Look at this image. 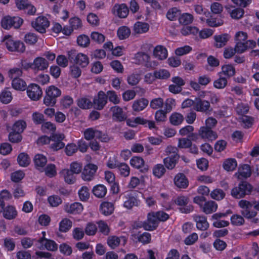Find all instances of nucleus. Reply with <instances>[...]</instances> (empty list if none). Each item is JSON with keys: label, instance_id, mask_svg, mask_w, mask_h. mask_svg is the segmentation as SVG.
I'll return each mask as SVG.
<instances>
[{"label": "nucleus", "instance_id": "57", "mask_svg": "<svg viewBox=\"0 0 259 259\" xmlns=\"http://www.w3.org/2000/svg\"><path fill=\"white\" fill-rule=\"evenodd\" d=\"M78 106L83 109H90L92 107L91 101L87 98H81L77 101Z\"/></svg>", "mask_w": 259, "mask_h": 259}, {"label": "nucleus", "instance_id": "12", "mask_svg": "<svg viewBox=\"0 0 259 259\" xmlns=\"http://www.w3.org/2000/svg\"><path fill=\"white\" fill-rule=\"evenodd\" d=\"M189 199L188 197L184 196H178L175 203L179 206H181L179 208V210L181 212L184 213H189L193 210V207L191 204H188Z\"/></svg>", "mask_w": 259, "mask_h": 259}, {"label": "nucleus", "instance_id": "38", "mask_svg": "<svg viewBox=\"0 0 259 259\" xmlns=\"http://www.w3.org/2000/svg\"><path fill=\"white\" fill-rule=\"evenodd\" d=\"M154 76L156 80H166L170 76L169 72L165 69H159L154 71Z\"/></svg>", "mask_w": 259, "mask_h": 259}, {"label": "nucleus", "instance_id": "6", "mask_svg": "<svg viewBox=\"0 0 259 259\" xmlns=\"http://www.w3.org/2000/svg\"><path fill=\"white\" fill-rule=\"evenodd\" d=\"M83 135L87 140H91L96 138L101 142H106L109 139L107 134H103L101 131L92 127L87 128L84 131Z\"/></svg>", "mask_w": 259, "mask_h": 259}, {"label": "nucleus", "instance_id": "13", "mask_svg": "<svg viewBox=\"0 0 259 259\" xmlns=\"http://www.w3.org/2000/svg\"><path fill=\"white\" fill-rule=\"evenodd\" d=\"M134 59L137 64L143 65L146 68L152 67L150 57L146 53L143 52H137L135 54Z\"/></svg>", "mask_w": 259, "mask_h": 259}, {"label": "nucleus", "instance_id": "40", "mask_svg": "<svg viewBox=\"0 0 259 259\" xmlns=\"http://www.w3.org/2000/svg\"><path fill=\"white\" fill-rule=\"evenodd\" d=\"M62 174L64 176L65 182L68 184H73L75 182L74 173L68 169H64L62 170Z\"/></svg>", "mask_w": 259, "mask_h": 259}, {"label": "nucleus", "instance_id": "23", "mask_svg": "<svg viewBox=\"0 0 259 259\" xmlns=\"http://www.w3.org/2000/svg\"><path fill=\"white\" fill-rule=\"evenodd\" d=\"M33 161L36 169L42 172L47 164V158L42 154H37L34 156Z\"/></svg>", "mask_w": 259, "mask_h": 259}, {"label": "nucleus", "instance_id": "20", "mask_svg": "<svg viewBox=\"0 0 259 259\" xmlns=\"http://www.w3.org/2000/svg\"><path fill=\"white\" fill-rule=\"evenodd\" d=\"M110 110L112 112V118L114 121L122 122L126 119L127 116L120 107L118 106H113L110 108Z\"/></svg>", "mask_w": 259, "mask_h": 259}, {"label": "nucleus", "instance_id": "49", "mask_svg": "<svg viewBox=\"0 0 259 259\" xmlns=\"http://www.w3.org/2000/svg\"><path fill=\"white\" fill-rule=\"evenodd\" d=\"M12 100V94L8 89H6L1 93L0 101L4 104H8Z\"/></svg>", "mask_w": 259, "mask_h": 259}, {"label": "nucleus", "instance_id": "22", "mask_svg": "<svg viewBox=\"0 0 259 259\" xmlns=\"http://www.w3.org/2000/svg\"><path fill=\"white\" fill-rule=\"evenodd\" d=\"M48 67V62L43 57H37L33 61V70L34 71H44Z\"/></svg>", "mask_w": 259, "mask_h": 259}, {"label": "nucleus", "instance_id": "60", "mask_svg": "<svg viewBox=\"0 0 259 259\" xmlns=\"http://www.w3.org/2000/svg\"><path fill=\"white\" fill-rule=\"evenodd\" d=\"M78 194L80 200L85 201L90 197L89 189L86 186H82L78 190Z\"/></svg>", "mask_w": 259, "mask_h": 259}, {"label": "nucleus", "instance_id": "53", "mask_svg": "<svg viewBox=\"0 0 259 259\" xmlns=\"http://www.w3.org/2000/svg\"><path fill=\"white\" fill-rule=\"evenodd\" d=\"M199 29L196 27L187 26L184 27L181 32L183 35L186 36L189 34L196 35L199 33Z\"/></svg>", "mask_w": 259, "mask_h": 259}, {"label": "nucleus", "instance_id": "33", "mask_svg": "<svg viewBox=\"0 0 259 259\" xmlns=\"http://www.w3.org/2000/svg\"><path fill=\"white\" fill-rule=\"evenodd\" d=\"M222 71L219 73H221V74L224 75L228 79L233 76L235 74V69L234 67L231 64H225L222 66Z\"/></svg>", "mask_w": 259, "mask_h": 259}, {"label": "nucleus", "instance_id": "58", "mask_svg": "<svg viewBox=\"0 0 259 259\" xmlns=\"http://www.w3.org/2000/svg\"><path fill=\"white\" fill-rule=\"evenodd\" d=\"M193 16L189 13H184L179 18L180 23L184 25H187L192 22Z\"/></svg>", "mask_w": 259, "mask_h": 259}, {"label": "nucleus", "instance_id": "30", "mask_svg": "<svg viewBox=\"0 0 259 259\" xmlns=\"http://www.w3.org/2000/svg\"><path fill=\"white\" fill-rule=\"evenodd\" d=\"M114 209V205L111 202L105 201L100 205V210L102 214L106 216L111 214L113 212Z\"/></svg>", "mask_w": 259, "mask_h": 259}, {"label": "nucleus", "instance_id": "11", "mask_svg": "<svg viewBox=\"0 0 259 259\" xmlns=\"http://www.w3.org/2000/svg\"><path fill=\"white\" fill-rule=\"evenodd\" d=\"M32 26L40 33H45L46 29L50 26V21L45 16L38 17L34 21L31 22Z\"/></svg>", "mask_w": 259, "mask_h": 259}, {"label": "nucleus", "instance_id": "18", "mask_svg": "<svg viewBox=\"0 0 259 259\" xmlns=\"http://www.w3.org/2000/svg\"><path fill=\"white\" fill-rule=\"evenodd\" d=\"M38 242L43 249L51 251H55L58 249V245L56 242L53 240L47 239L45 237L40 238Z\"/></svg>", "mask_w": 259, "mask_h": 259}, {"label": "nucleus", "instance_id": "14", "mask_svg": "<svg viewBox=\"0 0 259 259\" xmlns=\"http://www.w3.org/2000/svg\"><path fill=\"white\" fill-rule=\"evenodd\" d=\"M7 49L11 52H17L23 53L25 50L24 44L20 40H14L11 38H8L6 41Z\"/></svg>", "mask_w": 259, "mask_h": 259}, {"label": "nucleus", "instance_id": "25", "mask_svg": "<svg viewBox=\"0 0 259 259\" xmlns=\"http://www.w3.org/2000/svg\"><path fill=\"white\" fill-rule=\"evenodd\" d=\"M193 219L196 223V227L198 230L205 231L208 228L209 223L207 221L206 217L204 215H196Z\"/></svg>", "mask_w": 259, "mask_h": 259}, {"label": "nucleus", "instance_id": "51", "mask_svg": "<svg viewBox=\"0 0 259 259\" xmlns=\"http://www.w3.org/2000/svg\"><path fill=\"white\" fill-rule=\"evenodd\" d=\"M83 209V206L80 203L74 202L70 205L67 211L70 213L79 214L82 211Z\"/></svg>", "mask_w": 259, "mask_h": 259}, {"label": "nucleus", "instance_id": "54", "mask_svg": "<svg viewBox=\"0 0 259 259\" xmlns=\"http://www.w3.org/2000/svg\"><path fill=\"white\" fill-rule=\"evenodd\" d=\"M9 140L12 143H18L21 141L22 136L21 133L18 132L12 131L8 135Z\"/></svg>", "mask_w": 259, "mask_h": 259}, {"label": "nucleus", "instance_id": "8", "mask_svg": "<svg viewBox=\"0 0 259 259\" xmlns=\"http://www.w3.org/2000/svg\"><path fill=\"white\" fill-rule=\"evenodd\" d=\"M125 200L123 202V207L131 209L135 206H139L140 205V200L138 194L136 192H131L125 195Z\"/></svg>", "mask_w": 259, "mask_h": 259}, {"label": "nucleus", "instance_id": "29", "mask_svg": "<svg viewBox=\"0 0 259 259\" xmlns=\"http://www.w3.org/2000/svg\"><path fill=\"white\" fill-rule=\"evenodd\" d=\"M167 55L166 49L162 46H157L154 49L153 55L159 60H162L166 59Z\"/></svg>", "mask_w": 259, "mask_h": 259}, {"label": "nucleus", "instance_id": "34", "mask_svg": "<svg viewBox=\"0 0 259 259\" xmlns=\"http://www.w3.org/2000/svg\"><path fill=\"white\" fill-rule=\"evenodd\" d=\"M107 188L103 184H98L95 186L92 190L94 195L98 198H103L107 194Z\"/></svg>", "mask_w": 259, "mask_h": 259}, {"label": "nucleus", "instance_id": "39", "mask_svg": "<svg viewBox=\"0 0 259 259\" xmlns=\"http://www.w3.org/2000/svg\"><path fill=\"white\" fill-rule=\"evenodd\" d=\"M219 77L213 81V87L218 89H224L227 85V78L223 76L221 73H218Z\"/></svg>", "mask_w": 259, "mask_h": 259}, {"label": "nucleus", "instance_id": "15", "mask_svg": "<svg viewBox=\"0 0 259 259\" xmlns=\"http://www.w3.org/2000/svg\"><path fill=\"white\" fill-rule=\"evenodd\" d=\"M98 167L96 164L89 163L85 165L82 172V178L84 181H90L93 180Z\"/></svg>", "mask_w": 259, "mask_h": 259}, {"label": "nucleus", "instance_id": "19", "mask_svg": "<svg viewBox=\"0 0 259 259\" xmlns=\"http://www.w3.org/2000/svg\"><path fill=\"white\" fill-rule=\"evenodd\" d=\"M64 138L63 134H52V141L54 143L51 144L50 148L53 151H58L62 149L65 146V144L62 141Z\"/></svg>", "mask_w": 259, "mask_h": 259}, {"label": "nucleus", "instance_id": "27", "mask_svg": "<svg viewBox=\"0 0 259 259\" xmlns=\"http://www.w3.org/2000/svg\"><path fill=\"white\" fill-rule=\"evenodd\" d=\"M210 107V103L206 101L198 99L194 104V109L197 111L206 112L209 111Z\"/></svg>", "mask_w": 259, "mask_h": 259}, {"label": "nucleus", "instance_id": "44", "mask_svg": "<svg viewBox=\"0 0 259 259\" xmlns=\"http://www.w3.org/2000/svg\"><path fill=\"white\" fill-rule=\"evenodd\" d=\"M237 163L235 159H226L223 163V168L228 171L234 170L237 167Z\"/></svg>", "mask_w": 259, "mask_h": 259}, {"label": "nucleus", "instance_id": "3", "mask_svg": "<svg viewBox=\"0 0 259 259\" xmlns=\"http://www.w3.org/2000/svg\"><path fill=\"white\" fill-rule=\"evenodd\" d=\"M252 186L246 181H241L238 186L234 187L231 191V195L236 199H240L250 195L252 191Z\"/></svg>", "mask_w": 259, "mask_h": 259}, {"label": "nucleus", "instance_id": "4", "mask_svg": "<svg viewBox=\"0 0 259 259\" xmlns=\"http://www.w3.org/2000/svg\"><path fill=\"white\" fill-rule=\"evenodd\" d=\"M23 23V20L19 17L5 16L1 21L2 27L7 30L12 28L17 29L20 27Z\"/></svg>", "mask_w": 259, "mask_h": 259}, {"label": "nucleus", "instance_id": "10", "mask_svg": "<svg viewBox=\"0 0 259 259\" xmlns=\"http://www.w3.org/2000/svg\"><path fill=\"white\" fill-rule=\"evenodd\" d=\"M26 92L28 97L33 101H37L40 99L42 91L39 85L36 83H31L27 87Z\"/></svg>", "mask_w": 259, "mask_h": 259}, {"label": "nucleus", "instance_id": "24", "mask_svg": "<svg viewBox=\"0 0 259 259\" xmlns=\"http://www.w3.org/2000/svg\"><path fill=\"white\" fill-rule=\"evenodd\" d=\"M3 217L8 220L15 219L18 215V212L16 207L11 205L6 206L4 210L2 211Z\"/></svg>", "mask_w": 259, "mask_h": 259}, {"label": "nucleus", "instance_id": "59", "mask_svg": "<svg viewBox=\"0 0 259 259\" xmlns=\"http://www.w3.org/2000/svg\"><path fill=\"white\" fill-rule=\"evenodd\" d=\"M239 175L244 178H249L251 174V168L249 165L244 164L239 169Z\"/></svg>", "mask_w": 259, "mask_h": 259}, {"label": "nucleus", "instance_id": "31", "mask_svg": "<svg viewBox=\"0 0 259 259\" xmlns=\"http://www.w3.org/2000/svg\"><path fill=\"white\" fill-rule=\"evenodd\" d=\"M74 63L81 67H87L89 63V58L87 55L82 53H78L74 59Z\"/></svg>", "mask_w": 259, "mask_h": 259}, {"label": "nucleus", "instance_id": "36", "mask_svg": "<svg viewBox=\"0 0 259 259\" xmlns=\"http://www.w3.org/2000/svg\"><path fill=\"white\" fill-rule=\"evenodd\" d=\"M149 26L146 22L138 21L134 25V31L135 33L140 34L147 32L149 30Z\"/></svg>", "mask_w": 259, "mask_h": 259}, {"label": "nucleus", "instance_id": "46", "mask_svg": "<svg viewBox=\"0 0 259 259\" xmlns=\"http://www.w3.org/2000/svg\"><path fill=\"white\" fill-rule=\"evenodd\" d=\"M181 11L176 7L170 9L167 12L166 17L171 21L176 20L180 17Z\"/></svg>", "mask_w": 259, "mask_h": 259}, {"label": "nucleus", "instance_id": "5", "mask_svg": "<svg viewBox=\"0 0 259 259\" xmlns=\"http://www.w3.org/2000/svg\"><path fill=\"white\" fill-rule=\"evenodd\" d=\"M238 205L242 209L241 213L244 218L250 219L257 215V212L252 209L253 204L250 201L242 199L239 201Z\"/></svg>", "mask_w": 259, "mask_h": 259}, {"label": "nucleus", "instance_id": "55", "mask_svg": "<svg viewBox=\"0 0 259 259\" xmlns=\"http://www.w3.org/2000/svg\"><path fill=\"white\" fill-rule=\"evenodd\" d=\"M165 171V168L162 164H157L153 168V174L158 178L162 177Z\"/></svg>", "mask_w": 259, "mask_h": 259}, {"label": "nucleus", "instance_id": "35", "mask_svg": "<svg viewBox=\"0 0 259 259\" xmlns=\"http://www.w3.org/2000/svg\"><path fill=\"white\" fill-rule=\"evenodd\" d=\"M12 86L13 89L18 91H25L27 88L26 82L20 77L12 80Z\"/></svg>", "mask_w": 259, "mask_h": 259}, {"label": "nucleus", "instance_id": "64", "mask_svg": "<svg viewBox=\"0 0 259 259\" xmlns=\"http://www.w3.org/2000/svg\"><path fill=\"white\" fill-rule=\"evenodd\" d=\"M230 16L234 19H239L242 18L244 14V10L242 8H237L233 9L230 12Z\"/></svg>", "mask_w": 259, "mask_h": 259}, {"label": "nucleus", "instance_id": "42", "mask_svg": "<svg viewBox=\"0 0 259 259\" xmlns=\"http://www.w3.org/2000/svg\"><path fill=\"white\" fill-rule=\"evenodd\" d=\"M17 161L20 166L27 167L30 164V159L27 154L22 152L18 155Z\"/></svg>", "mask_w": 259, "mask_h": 259}, {"label": "nucleus", "instance_id": "28", "mask_svg": "<svg viewBox=\"0 0 259 259\" xmlns=\"http://www.w3.org/2000/svg\"><path fill=\"white\" fill-rule=\"evenodd\" d=\"M148 100L144 98L136 100L133 104V110L136 112L142 111L148 106Z\"/></svg>", "mask_w": 259, "mask_h": 259}, {"label": "nucleus", "instance_id": "26", "mask_svg": "<svg viewBox=\"0 0 259 259\" xmlns=\"http://www.w3.org/2000/svg\"><path fill=\"white\" fill-rule=\"evenodd\" d=\"M175 185L180 188H186L189 184L188 180L183 173H179L174 178Z\"/></svg>", "mask_w": 259, "mask_h": 259}, {"label": "nucleus", "instance_id": "17", "mask_svg": "<svg viewBox=\"0 0 259 259\" xmlns=\"http://www.w3.org/2000/svg\"><path fill=\"white\" fill-rule=\"evenodd\" d=\"M130 164L133 167L140 169L142 172H146L148 170L144 159L140 156H133L130 160Z\"/></svg>", "mask_w": 259, "mask_h": 259}, {"label": "nucleus", "instance_id": "63", "mask_svg": "<svg viewBox=\"0 0 259 259\" xmlns=\"http://www.w3.org/2000/svg\"><path fill=\"white\" fill-rule=\"evenodd\" d=\"M77 42L79 46L85 48L89 45L90 39L88 36L81 34L77 37Z\"/></svg>", "mask_w": 259, "mask_h": 259}, {"label": "nucleus", "instance_id": "9", "mask_svg": "<svg viewBox=\"0 0 259 259\" xmlns=\"http://www.w3.org/2000/svg\"><path fill=\"white\" fill-rule=\"evenodd\" d=\"M155 212H149L147 220L142 223V227L145 230L149 231L155 230L159 224Z\"/></svg>", "mask_w": 259, "mask_h": 259}, {"label": "nucleus", "instance_id": "21", "mask_svg": "<svg viewBox=\"0 0 259 259\" xmlns=\"http://www.w3.org/2000/svg\"><path fill=\"white\" fill-rule=\"evenodd\" d=\"M107 103V96L102 91L98 92L97 99L94 100V108L97 110H102Z\"/></svg>", "mask_w": 259, "mask_h": 259}, {"label": "nucleus", "instance_id": "32", "mask_svg": "<svg viewBox=\"0 0 259 259\" xmlns=\"http://www.w3.org/2000/svg\"><path fill=\"white\" fill-rule=\"evenodd\" d=\"M215 40V46L217 48H222L225 46L229 39V35L227 33H224L220 35H215L214 36Z\"/></svg>", "mask_w": 259, "mask_h": 259}, {"label": "nucleus", "instance_id": "7", "mask_svg": "<svg viewBox=\"0 0 259 259\" xmlns=\"http://www.w3.org/2000/svg\"><path fill=\"white\" fill-rule=\"evenodd\" d=\"M199 137L206 142H212L218 138L216 132L207 126H202L199 130Z\"/></svg>", "mask_w": 259, "mask_h": 259}, {"label": "nucleus", "instance_id": "41", "mask_svg": "<svg viewBox=\"0 0 259 259\" xmlns=\"http://www.w3.org/2000/svg\"><path fill=\"white\" fill-rule=\"evenodd\" d=\"M131 33V29L126 26H122L119 27L117 31V36L120 40H123L128 38Z\"/></svg>", "mask_w": 259, "mask_h": 259}, {"label": "nucleus", "instance_id": "2", "mask_svg": "<svg viewBox=\"0 0 259 259\" xmlns=\"http://www.w3.org/2000/svg\"><path fill=\"white\" fill-rule=\"evenodd\" d=\"M61 95V91L55 85L48 87L44 97V104L47 106L53 107L57 101V98Z\"/></svg>", "mask_w": 259, "mask_h": 259}, {"label": "nucleus", "instance_id": "62", "mask_svg": "<svg viewBox=\"0 0 259 259\" xmlns=\"http://www.w3.org/2000/svg\"><path fill=\"white\" fill-rule=\"evenodd\" d=\"M225 195V193L221 189H215L210 193L211 197L218 201L222 200Z\"/></svg>", "mask_w": 259, "mask_h": 259}, {"label": "nucleus", "instance_id": "52", "mask_svg": "<svg viewBox=\"0 0 259 259\" xmlns=\"http://www.w3.org/2000/svg\"><path fill=\"white\" fill-rule=\"evenodd\" d=\"M117 168L119 174L121 176L126 177L130 175V168L127 164L123 162H120L118 164V166Z\"/></svg>", "mask_w": 259, "mask_h": 259}, {"label": "nucleus", "instance_id": "48", "mask_svg": "<svg viewBox=\"0 0 259 259\" xmlns=\"http://www.w3.org/2000/svg\"><path fill=\"white\" fill-rule=\"evenodd\" d=\"M72 223L68 219H63L59 223V231L67 232L72 227Z\"/></svg>", "mask_w": 259, "mask_h": 259}, {"label": "nucleus", "instance_id": "1", "mask_svg": "<svg viewBox=\"0 0 259 259\" xmlns=\"http://www.w3.org/2000/svg\"><path fill=\"white\" fill-rule=\"evenodd\" d=\"M165 152L167 157L163 160L164 166L168 169H172L175 167L180 158L179 150L176 147L168 146L166 148Z\"/></svg>", "mask_w": 259, "mask_h": 259}, {"label": "nucleus", "instance_id": "43", "mask_svg": "<svg viewBox=\"0 0 259 259\" xmlns=\"http://www.w3.org/2000/svg\"><path fill=\"white\" fill-rule=\"evenodd\" d=\"M27 124L25 121L21 119L16 121L12 126V130L22 134L26 128Z\"/></svg>", "mask_w": 259, "mask_h": 259}, {"label": "nucleus", "instance_id": "56", "mask_svg": "<svg viewBox=\"0 0 259 259\" xmlns=\"http://www.w3.org/2000/svg\"><path fill=\"white\" fill-rule=\"evenodd\" d=\"M106 95L107 96V100L113 103L114 104H118L120 103V97L117 95L114 91L110 90L107 92Z\"/></svg>", "mask_w": 259, "mask_h": 259}, {"label": "nucleus", "instance_id": "50", "mask_svg": "<svg viewBox=\"0 0 259 259\" xmlns=\"http://www.w3.org/2000/svg\"><path fill=\"white\" fill-rule=\"evenodd\" d=\"M45 175L49 178H53L56 176V167L54 164L49 163L44 169Z\"/></svg>", "mask_w": 259, "mask_h": 259}, {"label": "nucleus", "instance_id": "61", "mask_svg": "<svg viewBox=\"0 0 259 259\" xmlns=\"http://www.w3.org/2000/svg\"><path fill=\"white\" fill-rule=\"evenodd\" d=\"M48 202L52 207H57L62 203L61 198L58 195H52L48 197Z\"/></svg>", "mask_w": 259, "mask_h": 259}, {"label": "nucleus", "instance_id": "47", "mask_svg": "<svg viewBox=\"0 0 259 259\" xmlns=\"http://www.w3.org/2000/svg\"><path fill=\"white\" fill-rule=\"evenodd\" d=\"M69 23L74 30H79L82 27V20L76 16L70 18L69 20Z\"/></svg>", "mask_w": 259, "mask_h": 259}, {"label": "nucleus", "instance_id": "37", "mask_svg": "<svg viewBox=\"0 0 259 259\" xmlns=\"http://www.w3.org/2000/svg\"><path fill=\"white\" fill-rule=\"evenodd\" d=\"M217 208L218 205L215 202L208 201L204 203L202 207V210L206 214H210L215 211Z\"/></svg>", "mask_w": 259, "mask_h": 259}, {"label": "nucleus", "instance_id": "45", "mask_svg": "<svg viewBox=\"0 0 259 259\" xmlns=\"http://www.w3.org/2000/svg\"><path fill=\"white\" fill-rule=\"evenodd\" d=\"M184 120L183 116L179 113H173L169 117V121L171 124L174 125H179L181 124Z\"/></svg>", "mask_w": 259, "mask_h": 259}, {"label": "nucleus", "instance_id": "16", "mask_svg": "<svg viewBox=\"0 0 259 259\" xmlns=\"http://www.w3.org/2000/svg\"><path fill=\"white\" fill-rule=\"evenodd\" d=\"M113 14L120 18H125L129 14V8L124 3L116 4L112 10Z\"/></svg>", "mask_w": 259, "mask_h": 259}]
</instances>
